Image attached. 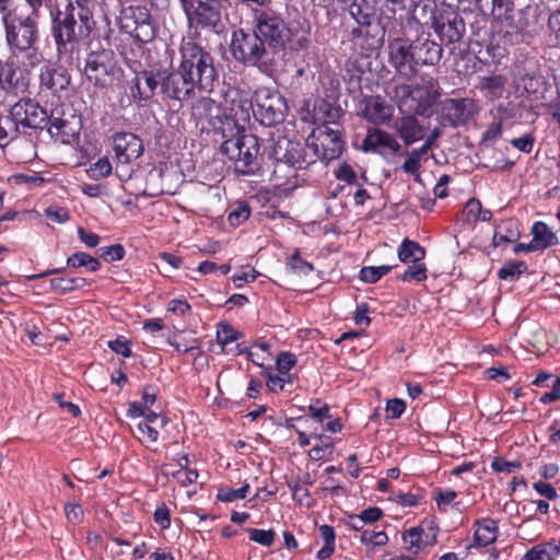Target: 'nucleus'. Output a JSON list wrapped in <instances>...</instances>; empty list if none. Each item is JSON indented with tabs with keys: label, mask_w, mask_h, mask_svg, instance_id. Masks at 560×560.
<instances>
[{
	"label": "nucleus",
	"mask_w": 560,
	"mask_h": 560,
	"mask_svg": "<svg viewBox=\"0 0 560 560\" xmlns=\"http://www.w3.org/2000/svg\"><path fill=\"white\" fill-rule=\"evenodd\" d=\"M359 177H337L340 182L330 191L331 197L336 198L339 195L351 196L353 188L357 185ZM363 182H366L368 177H360Z\"/></svg>",
	"instance_id": "5fc2aeb1"
},
{
	"label": "nucleus",
	"mask_w": 560,
	"mask_h": 560,
	"mask_svg": "<svg viewBox=\"0 0 560 560\" xmlns=\"http://www.w3.org/2000/svg\"><path fill=\"white\" fill-rule=\"evenodd\" d=\"M394 97L401 113L427 115L436 102L439 93L433 83L428 81L416 85H397Z\"/></svg>",
	"instance_id": "0eeeda50"
},
{
	"label": "nucleus",
	"mask_w": 560,
	"mask_h": 560,
	"mask_svg": "<svg viewBox=\"0 0 560 560\" xmlns=\"http://www.w3.org/2000/svg\"><path fill=\"white\" fill-rule=\"evenodd\" d=\"M341 117V110L334 107L330 103L320 100L314 108V119L319 124H327L334 128H339L338 119Z\"/></svg>",
	"instance_id": "c9c22d12"
},
{
	"label": "nucleus",
	"mask_w": 560,
	"mask_h": 560,
	"mask_svg": "<svg viewBox=\"0 0 560 560\" xmlns=\"http://www.w3.org/2000/svg\"><path fill=\"white\" fill-rule=\"evenodd\" d=\"M457 498V492L453 489H439L435 492L434 500L436 502L438 509L441 512L446 511V506L450 504L457 505L458 502L455 503V499Z\"/></svg>",
	"instance_id": "052dcab7"
},
{
	"label": "nucleus",
	"mask_w": 560,
	"mask_h": 560,
	"mask_svg": "<svg viewBox=\"0 0 560 560\" xmlns=\"http://www.w3.org/2000/svg\"><path fill=\"white\" fill-rule=\"evenodd\" d=\"M36 16L33 13L27 16L16 14L2 16L8 44L15 54L24 52L31 67L43 60L42 54L34 47L38 38Z\"/></svg>",
	"instance_id": "20e7f679"
},
{
	"label": "nucleus",
	"mask_w": 560,
	"mask_h": 560,
	"mask_svg": "<svg viewBox=\"0 0 560 560\" xmlns=\"http://www.w3.org/2000/svg\"><path fill=\"white\" fill-rule=\"evenodd\" d=\"M161 73L152 74L149 72H143L138 75L135 80V85L131 88V94L136 98L139 100H148L150 98L159 85L162 86V80L160 77Z\"/></svg>",
	"instance_id": "c85d7f7f"
},
{
	"label": "nucleus",
	"mask_w": 560,
	"mask_h": 560,
	"mask_svg": "<svg viewBox=\"0 0 560 560\" xmlns=\"http://www.w3.org/2000/svg\"><path fill=\"white\" fill-rule=\"evenodd\" d=\"M360 541L366 546L373 547H383L388 542V536L384 530L374 532V530H362L360 535Z\"/></svg>",
	"instance_id": "864d4df0"
},
{
	"label": "nucleus",
	"mask_w": 560,
	"mask_h": 560,
	"mask_svg": "<svg viewBox=\"0 0 560 560\" xmlns=\"http://www.w3.org/2000/svg\"><path fill=\"white\" fill-rule=\"evenodd\" d=\"M160 77L162 80V92L177 101L190 98L195 90L198 89V84L190 80L180 68L167 74L163 72Z\"/></svg>",
	"instance_id": "a211bd4d"
},
{
	"label": "nucleus",
	"mask_w": 560,
	"mask_h": 560,
	"mask_svg": "<svg viewBox=\"0 0 560 560\" xmlns=\"http://www.w3.org/2000/svg\"><path fill=\"white\" fill-rule=\"evenodd\" d=\"M51 138L61 143H70L78 135L77 126L63 118H54L48 127Z\"/></svg>",
	"instance_id": "2f4dec72"
},
{
	"label": "nucleus",
	"mask_w": 560,
	"mask_h": 560,
	"mask_svg": "<svg viewBox=\"0 0 560 560\" xmlns=\"http://www.w3.org/2000/svg\"><path fill=\"white\" fill-rule=\"evenodd\" d=\"M92 20L78 18V11H59L54 19L52 35L60 51L67 44L77 43L90 35Z\"/></svg>",
	"instance_id": "9b49d317"
},
{
	"label": "nucleus",
	"mask_w": 560,
	"mask_h": 560,
	"mask_svg": "<svg viewBox=\"0 0 560 560\" xmlns=\"http://www.w3.org/2000/svg\"><path fill=\"white\" fill-rule=\"evenodd\" d=\"M481 202L477 198H470L462 210V220L466 224L476 223L479 220Z\"/></svg>",
	"instance_id": "603ef678"
},
{
	"label": "nucleus",
	"mask_w": 560,
	"mask_h": 560,
	"mask_svg": "<svg viewBox=\"0 0 560 560\" xmlns=\"http://www.w3.org/2000/svg\"><path fill=\"white\" fill-rule=\"evenodd\" d=\"M254 117L264 126L281 124L287 116L288 105L285 98L276 90L258 89L253 96Z\"/></svg>",
	"instance_id": "1a4fd4ad"
},
{
	"label": "nucleus",
	"mask_w": 560,
	"mask_h": 560,
	"mask_svg": "<svg viewBox=\"0 0 560 560\" xmlns=\"http://www.w3.org/2000/svg\"><path fill=\"white\" fill-rule=\"evenodd\" d=\"M253 108V100L243 96L234 98L230 116L221 120V126L218 129L222 138L220 152L234 162V170L240 175L255 173L258 165V138L255 135L246 133L240 126V122L245 124L249 120Z\"/></svg>",
	"instance_id": "f257e3e1"
},
{
	"label": "nucleus",
	"mask_w": 560,
	"mask_h": 560,
	"mask_svg": "<svg viewBox=\"0 0 560 560\" xmlns=\"http://www.w3.org/2000/svg\"><path fill=\"white\" fill-rule=\"evenodd\" d=\"M478 113V106L471 98H446L441 104V118L453 127L467 124Z\"/></svg>",
	"instance_id": "f3484780"
},
{
	"label": "nucleus",
	"mask_w": 560,
	"mask_h": 560,
	"mask_svg": "<svg viewBox=\"0 0 560 560\" xmlns=\"http://www.w3.org/2000/svg\"><path fill=\"white\" fill-rule=\"evenodd\" d=\"M432 28L445 44L458 43L465 34L463 18L450 7L441 8Z\"/></svg>",
	"instance_id": "dca6fc26"
},
{
	"label": "nucleus",
	"mask_w": 560,
	"mask_h": 560,
	"mask_svg": "<svg viewBox=\"0 0 560 560\" xmlns=\"http://www.w3.org/2000/svg\"><path fill=\"white\" fill-rule=\"evenodd\" d=\"M249 539L264 547H270L275 542L276 533L273 529L246 528Z\"/></svg>",
	"instance_id": "09e8293b"
},
{
	"label": "nucleus",
	"mask_w": 560,
	"mask_h": 560,
	"mask_svg": "<svg viewBox=\"0 0 560 560\" xmlns=\"http://www.w3.org/2000/svg\"><path fill=\"white\" fill-rule=\"evenodd\" d=\"M527 270V264L523 260L508 261L498 271V277L501 280H516L521 275Z\"/></svg>",
	"instance_id": "c03bdc74"
},
{
	"label": "nucleus",
	"mask_w": 560,
	"mask_h": 560,
	"mask_svg": "<svg viewBox=\"0 0 560 560\" xmlns=\"http://www.w3.org/2000/svg\"><path fill=\"white\" fill-rule=\"evenodd\" d=\"M389 59L397 72L406 78L413 77L419 67L434 66L441 57V45L429 38L419 37L412 43L397 37L388 44Z\"/></svg>",
	"instance_id": "f03ea898"
},
{
	"label": "nucleus",
	"mask_w": 560,
	"mask_h": 560,
	"mask_svg": "<svg viewBox=\"0 0 560 560\" xmlns=\"http://www.w3.org/2000/svg\"><path fill=\"white\" fill-rule=\"evenodd\" d=\"M491 468L495 472L512 474L522 468L520 460L509 462L504 457L497 456L491 462Z\"/></svg>",
	"instance_id": "13d9d810"
},
{
	"label": "nucleus",
	"mask_w": 560,
	"mask_h": 560,
	"mask_svg": "<svg viewBox=\"0 0 560 560\" xmlns=\"http://www.w3.org/2000/svg\"><path fill=\"white\" fill-rule=\"evenodd\" d=\"M154 522L162 528L167 529L171 526V510L165 503H161L154 511Z\"/></svg>",
	"instance_id": "338daca9"
},
{
	"label": "nucleus",
	"mask_w": 560,
	"mask_h": 560,
	"mask_svg": "<svg viewBox=\"0 0 560 560\" xmlns=\"http://www.w3.org/2000/svg\"><path fill=\"white\" fill-rule=\"evenodd\" d=\"M396 266L397 265H382L377 267L365 266L361 268L359 278L365 283L373 284L380 281L384 276L388 275Z\"/></svg>",
	"instance_id": "79ce46f5"
},
{
	"label": "nucleus",
	"mask_w": 560,
	"mask_h": 560,
	"mask_svg": "<svg viewBox=\"0 0 560 560\" xmlns=\"http://www.w3.org/2000/svg\"><path fill=\"white\" fill-rule=\"evenodd\" d=\"M348 12L358 26L351 31L355 45L365 51L381 48L385 39V26L376 15L372 0H352Z\"/></svg>",
	"instance_id": "7ed1b4c3"
},
{
	"label": "nucleus",
	"mask_w": 560,
	"mask_h": 560,
	"mask_svg": "<svg viewBox=\"0 0 560 560\" xmlns=\"http://www.w3.org/2000/svg\"><path fill=\"white\" fill-rule=\"evenodd\" d=\"M438 533L430 527V533H425L422 525L410 527L402 533V542L405 550L415 558L424 551L428 547L436 544Z\"/></svg>",
	"instance_id": "412c9836"
},
{
	"label": "nucleus",
	"mask_w": 560,
	"mask_h": 560,
	"mask_svg": "<svg viewBox=\"0 0 560 560\" xmlns=\"http://www.w3.org/2000/svg\"><path fill=\"white\" fill-rule=\"evenodd\" d=\"M67 267H86L89 271L96 272L101 269V262L97 258L91 256L88 253L77 252L67 258Z\"/></svg>",
	"instance_id": "ea45409f"
},
{
	"label": "nucleus",
	"mask_w": 560,
	"mask_h": 560,
	"mask_svg": "<svg viewBox=\"0 0 560 560\" xmlns=\"http://www.w3.org/2000/svg\"><path fill=\"white\" fill-rule=\"evenodd\" d=\"M250 212V206L247 201H237L228 214V222L231 226L237 228L249 219Z\"/></svg>",
	"instance_id": "a18cd8bd"
},
{
	"label": "nucleus",
	"mask_w": 560,
	"mask_h": 560,
	"mask_svg": "<svg viewBox=\"0 0 560 560\" xmlns=\"http://www.w3.org/2000/svg\"><path fill=\"white\" fill-rule=\"evenodd\" d=\"M49 285L52 291L58 292L60 294H66L71 291L84 288L86 285V280L80 277H59L50 279Z\"/></svg>",
	"instance_id": "58836bf2"
},
{
	"label": "nucleus",
	"mask_w": 560,
	"mask_h": 560,
	"mask_svg": "<svg viewBox=\"0 0 560 560\" xmlns=\"http://www.w3.org/2000/svg\"><path fill=\"white\" fill-rule=\"evenodd\" d=\"M427 250L418 242L405 237L397 250L400 262L409 264L412 261L424 260Z\"/></svg>",
	"instance_id": "473e14b6"
},
{
	"label": "nucleus",
	"mask_w": 560,
	"mask_h": 560,
	"mask_svg": "<svg viewBox=\"0 0 560 560\" xmlns=\"http://www.w3.org/2000/svg\"><path fill=\"white\" fill-rule=\"evenodd\" d=\"M502 136V122L493 121L491 122L487 130L483 132L481 137V144L489 145L497 141Z\"/></svg>",
	"instance_id": "774afa93"
},
{
	"label": "nucleus",
	"mask_w": 560,
	"mask_h": 560,
	"mask_svg": "<svg viewBox=\"0 0 560 560\" xmlns=\"http://www.w3.org/2000/svg\"><path fill=\"white\" fill-rule=\"evenodd\" d=\"M340 133V128L319 124L307 137L306 147L314 152V155L322 160H334L342 150Z\"/></svg>",
	"instance_id": "4468645a"
},
{
	"label": "nucleus",
	"mask_w": 560,
	"mask_h": 560,
	"mask_svg": "<svg viewBox=\"0 0 560 560\" xmlns=\"http://www.w3.org/2000/svg\"><path fill=\"white\" fill-rule=\"evenodd\" d=\"M230 50L233 58L247 66L268 70L275 62V57L265 40L255 30H236L232 34Z\"/></svg>",
	"instance_id": "423d86ee"
},
{
	"label": "nucleus",
	"mask_w": 560,
	"mask_h": 560,
	"mask_svg": "<svg viewBox=\"0 0 560 560\" xmlns=\"http://www.w3.org/2000/svg\"><path fill=\"white\" fill-rule=\"evenodd\" d=\"M25 110V98H21L19 102L11 106L10 114L5 116L7 118L14 121L18 130L20 126L25 127V121L27 119Z\"/></svg>",
	"instance_id": "bf43d9fd"
},
{
	"label": "nucleus",
	"mask_w": 560,
	"mask_h": 560,
	"mask_svg": "<svg viewBox=\"0 0 560 560\" xmlns=\"http://www.w3.org/2000/svg\"><path fill=\"white\" fill-rule=\"evenodd\" d=\"M180 56L179 68L183 72L198 84L199 90L209 91L217 78L210 52L192 40H184L180 45Z\"/></svg>",
	"instance_id": "39448f33"
},
{
	"label": "nucleus",
	"mask_w": 560,
	"mask_h": 560,
	"mask_svg": "<svg viewBox=\"0 0 560 560\" xmlns=\"http://www.w3.org/2000/svg\"><path fill=\"white\" fill-rule=\"evenodd\" d=\"M100 256L108 262L119 261L122 260L126 250L125 247L121 244H114L110 246L101 247L98 249Z\"/></svg>",
	"instance_id": "4d7b16f0"
},
{
	"label": "nucleus",
	"mask_w": 560,
	"mask_h": 560,
	"mask_svg": "<svg viewBox=\"0 0 560 560\" xmlns=\"http://www.w3.org/2000/svg\"><path fill=\"white\" fill-rule=\"evenodd\" d=\"M472 544L475 548H485L497 541L499 536V523L491 517L478 518L472 524Z\"/></svg>",
	"instance_id": "b1692460"
},
{
	"label": "nucleus",
	"mask_w": 560,
	"mask_h": 560,
	"mask_svg": "<svg viewBox=\"0 0 560 560\" xmlns=\"http://www.w3.org/2000/svg\"><path fill=\"white\" fill-rule=\"evenodd\" d=\"M440 11L433 0H419L413 4L411 20L419 25L433 27Z\"/></svg>",
	"instance_id": "cd10ccee"
},
{
	"label": "nucleus",
	"mask_w": 560,
	"mask_h": 560,
	"mask_svg": "<svg viewBox=\"0 0 560 560\" xmlns=\"http://www.w3.org/2000/svg\"><path fill=\"white\" fill-rule=\"evenodd\" d=\"M359 148L364 152L388 155L399 152L401 147L389 132L371 127Z\"/></svg>",
	"instance_id": "6ab92c4d"
},
{
	"label": "nucleus",
	"mask_w": 560,
	"mask_h": 560,
	"mask_svg": "<svg viewBox=\"0 0 560 560\" xmlns=\"http://www.w3.org/2000/svg\"><path fill=\"white\" fill-rule=\"evenodd\" d=\"M520 235L517 222L512 219L505 220L495 229L492 244L498 247L505 243H514L520 238Z\"/></svg>",
	"instance_id": "72a5a7b5"
},
{
	"label": "nucleus",
	"mask_w": 560,
	"mask_h": 560,
	"mask_svg": "<svg viewBox=\"0 0 560 560\" xmlns=\"http://www.w3.org/2000/svg\"><path fill=\"white\" fill-rule=\"evenodd\" d=\"M363 105V117L374 125L386 124L393 117L394 107L378 95L365 97Z\"/></svg>",
	"instance_id": "4be33fe9"
},
{
	"label": "nucleus",
	"mask_w": 560,
	"mask_h": 560,
	"mask_svg": "<svg viewBox=\"0 0 560 560\" xmlns=\"http://www.w3.org/2000/svg\"><path fill=\"white\" fill-rule=\"evenodd\" d=\"M122 184H127L129 180L135 177H127L124 179L119 177ZM144 182L143 189L141 194L148 197H158L162 195H174L176 192V187L171 186L170 184H164L165 177H138Z\"/></svg>",
	"instance_id": "c756f323"
},
{
	"label": "nucleus",
	"mask_w": 560,
	"mask_h": 560,
	"mask_svg": "<svg viewBox=\"0 0 560 560\" xmlns=\"http://www.w3.org/2000/svg\"><path fill=\"white\" fill-rule=\"evenodd\" d=\"M0 85L3 90L18 94L26 90L27 82L20 69L11 63H4L0 66Z\"/></svg>",
	"instance_id": "bb28decb"
},
{
	"label": "nucleus",
	"mask_w": 560,
	"mask_h": 560,
	"mask_svg": "<svg viewBox=\"0 0 560 560\" xmlns=\"http://www.w3.org/2000/svg\"><path fill=\"white\" fill-rule=\"evenodd\" d=\"M295 364L296 357L291 352H280L276 361V368L280 374H288Z\"/></svg>",
	"instance_id": "69168bd1"
},
{
	"label": "nucleus",
	"mask_w": 560,
	"mask_h": 560,
	"mask_svg": "<svg viewBox=\"0 0 560 560\" xmlns=\"http://www.w3.org/2000/svg\"><path fill=\"white\" fill-rule=\"evenodd\" d=\"M241 334L228 323H219L217 329V342L221 346H226L231 342L238 340Z\"/></svg>",
	"instance_id": "3c124183"
},
{
	"label": "nucleus",
	"mask_w": 560,
	"mask_h": 560,
	"mask_svg": "<svg viewBox=\"0 0 560 560\" xmlns=\"http://www.w3.org/2000/svg\"><path fill=\"white\" fill-rule=\"evenodd\" d=\"M395 130L406 145H410L425 136V128L411 114H407L395 121Z\"/></svg>",
	"instance_id": "a878e982"
},
{
	"label": "nucleus",
	"mask_w": 560,
	"mask_h": 560,
	"mask_svg": "<svg viewBox=\"0 0 560 560\" xmlns=\"http://www.w3.org/2000/svg\"><path fill=\"white\" fill-rule=\"evenodd\" d=\"M408 268L398 276L402 282H423L428 279V268L423 260L412 261Z\"/></svg>",
	"instance_id": "a19ab883"
},
{
	"label": "nucleus",
	"mask_w": 560,
	"mask_h": 560,
	"mask_svg": "<svg viewBox=\"0 0 560 560\" xmlns=\"http://www.w3.org/2000/svg\"><path fill=\"white\" fill-rule=\"evenodd\" d=\"M428 152L422 148L410 152L402 164V170L406 173H416L421 164V161L427 160Z\"/></svg>",
	"instance_id": "6e6d98bb"
},
{
	"label": "nucleus",
	"mask_w": 560,
	"mask_h": 560,
	"mask_svg": "<svg viewBox=\"0 0 560 560\" xmlns=\"http://www.w3.org/2000/svg\"><path fill=\"white\" fill-rule=\"evenodd\" d=\"M39 80L42 89H46L58 96L62 92H67L70 84V77L62 67H45L40 72Z\"/></svg>",
	"instance_id": "393cba45"
},
{
	"label": "nucleus",
	"mask_w": 560,
	"mask_h": 560,
	"mask_svg": "<svg viewBox=\"0 0 560 560\" xmlns=\"http://www.w3.org/2000/svg\"><path fill=\"white\" fill-rule=\"evenodd\" d=\"M84 74L94 86L107 89L120 80L121 69L117 65L113 50L100 49L86 56Z\"/></svg>",
	"instance_id": "6e6552de"
},
{
	"label": "nucleus",
	"mask_w": 560,
	"mask_h": 560,
	"mask_svg": "<svg viewBox=\"0 0 560 560\" xmlns=\"http://www.w3.org/2000/svg\"><path fill=\"white\" fill-rule=\"evenodd\" d=\"M188 24L195 30L211 28L218 32L222 25L220 0H179Z\"/></svg>",
	"instance_id": "ddd939ff"
},
{
	"label": "nucleus",
	"mask_w": 560,
	"mask_h": 560,
	"mask_svg": "<svg viewBox=\"0 0 560 560\" xmlns=\"http://www.w3.org/2000/svg\"><path fill=\"white\" fill-rule=\"evenodd\" d=\"M319 536L324 540V546L317 551L318 560L329 559L336 549V533L332 526L324 524L318 527Z\"/></svg>",
	"instance_id": "4c0bfd02"
},
{
	"label": "nucleus",
	"mask_w": 560,
	"mask_h": 560,
	"mask_svg": "<svg viewBox=\"0 0 560 560\" xmlns=\"http://www.w3.org/2000/svg\"><path fill=\"white\" fill-rule=\"evenodd\" d=\"M295 186L296 185H275L272 187H266L259 190L257 195L258 199L264 203H270L272 207V210L266 211L265 214L267 218L275 220L277 218L285 219L289 217L288 212L276 210L275 208L281 200L291 194Z\"/></svg>",
	"instance_id": "5701e85b"
},
{
	"label": "nucleus",
	"mask_w": 560,
	"mask_h": 560,
	"mask_svg": "<svg viewBox=\"0 0 560 560\" xmlns=\"http://www.w3.org/2000/svg\"><path fill=\"white\" fill-rule=\"evenodd\" d=\"M95 8V0H68L67 10L78 11V18L83 20H92L93 10Z\"/></svg>",
	"instance_id": "de8ad7c7"
},
{
	"label": "nucleus",
	"mask_w": 560,
	"mask_h": 560,
	"mask_svg": "<svg viewBox=\"0 0 560 560\" xmlns=\"http://www.w3.org/2000/svg\"><path fill=\"white\" fill-rule=\"evenodd\" d=\"M119 27L138 42L149 43L155 37L152 15L145 5H129L121 10Z\"/></svg>",
	"instance_id": "f8f14e48"
},
{
	"label": "nucleus",
	"mask_w": 560,
	"mask_h": 560,
	"mask_svg": "<svg viewBox=\"0 0 560 560\" xmlns=\"http://www.w3.org/2000/svg\"><path fill=\"white\" fill-rule=\"evenodd\" d=\"M560 555V541L551 539L529 548L523 560H556Z\"/></svg>",
	"instance_id": "7c9ffc66"
},
{
	"label": "nucleus",
	"mask_w": 560,
	"mask_h": 560,
	"mask_svg": "<svg viewBox=\"0 0 560 560\" xmlns=\"http://www.w3.org/2000/svg\"><path fill=\"white\" fill-rule=\"evenodd\" d=\"M173 479H175L180 487H187L197 481L199 474L195 468L177 469L172 472Z\"/></svg>",
	"instance_id": "680f3d73"
},
{
	"label": "nucleus",
	"mask_w": 560,
	"mask_h": 560,
	"mask_svg": "<svg viewBox=\"0 0 560 560\" xmlns=\"http://www.w3.org/2000/svg\"><path fill=\"white\" fill-rule=\"evenodd\" d=\"M255 31L265 40L266 47L275 56L284 49L291 38V31L284 20L268 11H259L255 15Z\"/></svg>",
	"instance_id": "9d476101"
},
{
	"label": "nucleus",
	"mask_w": 560,
	"mask_h": 560,
	"mask_svg": "<svg viewBox=\"0 0 560 560\" xmlns=\"http://www.w3.org/2000/svg\"><path fill=\"white\" fill-rule=\"evenodd\" d=\"M19 132L20 130L16 129L14 121L5 116H0V147H4L15 139Z\"/></svg>",
	"instance_id": "8fccbe9b"
},
{
	"label": "nucleus",
	"mask_w": 560,
	"mask_h": 560,
	"mask_svg": "<svg viewBox=\"0 0 560 560\" xmlns=\"http://www.w3.org/2000/svg\"><path fill=\"white\" fill-rule=\"evenodd\" d=\"M480 10L485 14L500 16L504 7L508 4L506 0H478Z\"/></svg>",
	"instance_id": "0e129e2a"
},
{
	"label": "nucleus",
	"mask_w": 560,
	"mask_h": 560,
	"mask_svg": "<svg viewBox=\"0 0 560 560\" xmlns=\"http://www.w3.org/2000/svg\"><path fill=\"white\" fill-rule=\"evenodd\" d=\"M25 109L27 115L25 127L42 128L43 124L48 120L47 110L31 98H25Z\"/></svg>",
	"instance_id": "e433bc0d"
},
{
	"label": "nucleus",
	"mask_w": 560,
	"mask_h": 560,
	"mask_svg": "<svg viewBox=\"0 0 560 560\" xmlns=\"http://www.w3.org/2000/svg\"><path fill=\"white\" fill-rule=\"evenodd\" d=\"M272 158L295 171L305 170L313 161H307L302 144L287 136H279L272 147Z\"/></svg>",
	"instance_id": "2eb2a0df"
},
{
	"label": "nucleus",
	"mask_w": 560,
	"mask_h": 560,
	"mask_svg": "<svg viewBox=\"0 0 560 560\" xmlns=\"http://www.w3.org/2000/svg\"><path fill=\"white\" fill-rule=\"evenodd\" d=\"M287 267L295 275L307 276L314 270V265L301 257L300 249L296 248L287 259Z\"/></svg>",
	"instance_id": "37998d69"
},
{
	"label": "nucleus",
	"mask_w": 560,
	"mask_h": 560,
	"mask_svg": "<svg viewBox=\"0 0 560 560\" xmlns=\"http://www.w3.org/2000/svg\"><path fill=\"white\" fill-rule=\"evenodd\" d=\"M530 233L533 235L532 241L535 243L539 250L547 249L548 247L558 243L557 235L548 228L545 222L536 221Z\"/></svg>",
	"instance_id": "f704fd0d"
},
{
	"label": "nucleus",
	"mask_w": 560,
	"mask_h": 560,
	"mask_svg": "<svg viewBox=\"0 0 560 560\" xmlns=\"http://www.w3.org/2000/svg\"><path fill=\"white\" fill-rule=\"evenodd\" d=\"M422 499L423 495L419 492H398L393 498V501L404 508H413L419 505Z\"/></svg>",
	"instance_id": "e2e57ef3"
},
{
	"label": "nucleus",
	"mask_w": 560,
	"mask_h": 560,
	"mask_svg": "<svg viewBox=\"0 0 560 560\" xmlns=\"http://www.w3.org/2000/svg\"><path fill=\"white\" fill-rule=\"evenodd\" d=\"M113 150L119 163L128 164L143 153V141L132 132H117L112 137Z\"/></svg>",
	"instance_id": "aec40b11"
},
{
	"label": "nucleus",
	"mask_w": 560,
	"mask_h": 560,
	"mask_svg": "<svg viewBox=\"0 0 560 560\" xmlns=\"http://www.w3.org/2000/svg\"><path fill=\"white\" fill-rule=\"evenodd\" d=\"M250 487L247 482H245L241 488L238 489H232L230 487H221L218 489L217 492V500L229 503L236 500L245 499L248 494Z\"/></svg>",
	"instance_id": "49530a36"
}]
</instances>
